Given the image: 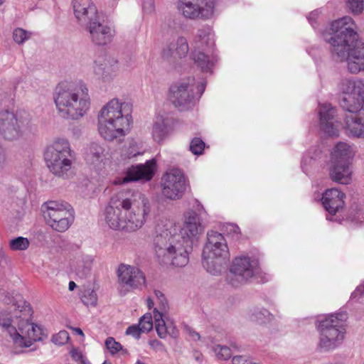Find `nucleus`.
<instances>
[{
    "label": "nucleus",
    "mask_w": 364,
    "mask_h": 364,
    "mask_svg": "<svg viewBox=\"0 0 364 364\" xmlns=\"http://www.w3.org/2000/svg\"><path fill=\"white\" fill-rule=\"evenodd\" d=\"M352 170L350 164L331 162L329 176L335 182L341 184H349L352 180Z\"/></svg>",
    "instance_id": "obj_27"
},
{
    "label": "nucleus",
    "mask_w": 364,
    "mask_h": 364,
    "mask_svg": "<svg viewBox=\"0 0 364 364\" xmlns=\"http://www.w3.org/2000/svg\"><path fill=\"white\" fill-rule=\"evenodd\" d=\"M156 168V161L154 159L147 161L144 164H138L129 167L123 178L124 183L132 181H149L151 180L154 173Z\"/></svg>",
    "instance_id": "obj_22"
},
{
    "label": "nucleus",
    "mask_w": 364,
    "mask_h": 364,
    "mask_svg": "<svg viewBox=\"0 0 364 364\" xmlns=\"http://www.w3.org/2000/svg\"><path fill=\"white\" fill-rule=\"evenodd\" d=\"M44 158L50 171L55 176L68 178L72 174L75 152L70 148L69 141L65 139H58L47 146Z\"/></svg>",
    "instance_id": "obj_8"
},
{
    "label": "nucleus",
    "mask_w": 364,
    "mask_h": 364,
    "mask_svg": "<svg viewBox=\"0 0 364 364\" xmlns=\"http://www.w3.org/2000/svg\"><path fill=\"white\" fill-rule=\"evenodd\" d=\"M318 16L317 11H313L309 14V20L311 21V20H315Z\"/></svg>",
    "instance_id": "obj_58"
},
{
    "label": "nucleus",
    "mask_w": 364,
    "mask_h": 364,
    "mask_svg": "<svg viewBox=\"0 0 364 364\" xmlns=\"http://www.w3.org/2000/svg\"><path fill=\"white\" fill-rule=\"evenodd\" d=\"M232 362L233 364H255L252 363L242 355L234 356L232 359Z\"/></svg>",
    "instance_id": "obj_52"
},
{
    "label": "nucleus",
    "mask_w": 364,
    "mask_h": 364,
    "mask_svg": "<svg viewBox=\"0 0 364 364\" xmlns=\"http://www.w3.org/2000/svg\"><path fill=\"white\" fill-rule=\"evenodd\" d=\"M86 30L90 33L92 43L97 46H105L109 43L115 35L114 29L101 22L99 15L92 18L87 25Z\"/></svg>",
    "instance_id": "obj_19"
},
{
    "label": "nucleus",
    "mask_w": 364,
    "mask_h": 364,
    "mask_svg": "<svg viewBox=\"0 0 364 364\" xmlns=\"http://www.w3.org/2000/svg\"><path fill=\"white\" fill-rule=\"evenodd\" d=\"M73 7L75 17L85 26L98 16L97 8L91 0H73Z\"/></svg>",
    "instance_id": "obj_25"
},
{
    "label": "nucleus",
    "mask_w": 364,
    "mask_h": 364,
    "mask_svg": "<svg viewBox=\"0 0 364 364\" xmlns=\"http://www.w3.org/2000/svg\"><path fill=\"white\" fill-rule=\"evenodd\" d=\"M214 7V0H180L178 5L183 16L190 19H208Z\"/></svg>",
    "instance_id": "obj_16"
},
{
    "label": "nucleus",
    "mask_w": 364,
    "mask_h": 364,
    "mask_svg": "<svg viewBox=\"0 0 364 364\" xmlns=\"http://www.w3.org/2000/svg\"><path fill=\"white\" fill-rule=\"evenodd\" d=\"M155 328L157 332L158 336L161 338H165L166 335L168 334V326L166 325L164 321H161L159 323H156L155 324Z\"/></svg>",
    "instance_id": "obj_47"
},
{
    "label": "nucleus",
    "mask_w": 364,
    "mask_h": 364,
    "mask_svg": "<svg viewBox=\"0 0 364 364\" xmlns=\"http://www.w3.org/2000/svg\"><path fill=\"white\" fill-rule=\"evenodd\" d=\"M184 330L190 335L193 341H199L200 336L199 333L195 331L191 327L188 325L184 326Z\"/></svg>",
    "instance_id": "obj_50"
},
{
    "label": "nucleus",
    "mask_w": 364,
    "mask_h": 364,
    "mask_svg": "<svg viewBox=\"0 0 364 364\" xmlns=\"http://www.w3.org/2000/svg\"><path fill=\"white\" fill-rule=\"evenodd\" d=\"M139 154H140L139 152H136V153L130 152V153H128L127 158L131 159V158L135 157V156H138Z\"/></svg>",
    "instance_id": "obj_60"
},
{
    "label": "nucleus",
    "mask_w": 364,
    "mask_h": 364,
    "mask_svg": "<svg viewBox=\"0 0 364 364\" xmlns=\"http://www.w3.org/2000/svg\"><path fill=\"white\" fill-rule=\"evenodd\" d=\"M213 350L220 360H228L232 354L231 349L226 346L217 345L213 348Z\"/></svg>",
    "instance_id": "obj_39"
},
{
    "label": "nucleus",
    "mask_w": 364,
    "mask_h": 364,
    "mask_svg": "<svg viewBox=\"0 0 364 364\" xmlns=\"http://www.w3.org/2000/svg\"><path fill=\"white\" fill-rule=\"evenodd\" d=\"M54 100L60 116L67 119H78L90 107V96L86 85L60 82L55 88Z\"/></svg>",
    "instance_id": "obj_4"
},
{
    "label": "nucleus",
    "mask_w": 364,
    "mask_h": 364,
    "mask_svg": "<svg viewBox=\"0 0 364 364\" xmlns=\"http://www.w3.org/2000/svg\"><path fill=\"white\" fill-rule=\"evenodd\" d=\"M142 333L144 332L142 331L141 327H139V325L138 324H134L129 326L125 332L127 335H130L136 339H139Z\"/></svg>",
    "instance_id": "obj_46"
},
{
    "label": "nucleus",
    "mask_w": 364,
    "mask_h": 364,
    "mask_svg": "<svg viewBox=\"0 0 364 364\" xmlns=\"http://www.w3.org/2000/svg\"><path fill=\"white\" fill-rule=\"evenodd\" d=\"M142 6L145 13L151 14L155 10L154 0H143Z\"/></svg>",
    "instance_id": "obj_48"
},
{
    "label": "nucleus",
    "mask_w": 364,
    "mask_h": 364,
    "mask_svg": "<svg viewBox=\"0 0 364 364\" xmlns=\"http://www.w3.org/2000/svg\"><path fill=\"white\" fill-rule=\"evenodd\" d=\"M5 2V0H0V6H1Z\"/></svg>",
    "instance_id": "obj_64"
},
{
    "label": "nucleus",
    "mask_w": 364,
    "mask_h": 364,
    "mask_svg": "<svg viewBox=\"0 0 364 364\" xmlns=\"http://www.w3.org/2000/svg\"><path fill=\"white\" fill-rule=\"evenodd\" d=\"M191 242L181 240V236L171 235L167 230L154 238L153 247L159 262L176 267H185L188 261Z\"/></svg>",
    "instance_id": "obj_6"
},
{
    "label": "nucleus",
    "mask_w": 364,
    "mask_h": 364,
    "mask_svg": "<svg viewBox=\"0 0 364 364\" xmlns=\"http://www.w3.org/2000/svg\"><path fill=\"white\" fill-rule=\"evenodd\" d=\"M346 129L349 135L364 138V118L350 114L346 118Z\"/></svg>",
    "instance_id": "obj_28"
},
{
    "label": "nucleus",
    "mask_w": 364,
    "mask_h": 364,
    "mask_svg": "<svg viewBox=\"0 0 364 364\" xmlns=\"http://www.w3.org/2000/svg\"><path fill=\"white\" fill-rule=\"evenodd\" d=\"M353 156L350 146L344 142L338 143L331 152V162H338L350 164Z\"/></svg>",
    "instance_id": "obj_29"
},
{
    "label": "nucleus",
    "mask_w": 364,
    "mask_h": 364,
    "mask_svg": "<svg viewBox=\"0 0 364 364\" xmlns=\"http://www.w3.org/2000/svg\"><path fill=\"white\" fill-rule=\"evenodd\" d=\"M43 215L47 223L55 230L63 232L73 221V210L68 203L48 201L43 204Z\"/></svg>",
    "instance_id": "obj_10"
},
{
    "label": "nucleus",
    "mask_w": 364,
    "mask_h": 364,
    "mask_svg": "<svg viewBox=\"0 0 364 364\" xmlns=\"http://www.w3.org/2000/svg\"><path fill=\"white\" fill-rule=\"evenodd\" d=\"M70 328L80 336H84V333L80 328L70 327Z\"/></svg>",
    "instance_id": "obj_57"
},
{
    "label": "nucleus",
    "mask_w": 364,
    "mask_h": 364,
    "mask_svg": "<svg viewBox=\"0 0 364 364\" xmlns=\"http://www.w3.org/2000/svg\"><path fill=\"white\" fill-rule=\"evenodd\" d=\"M318 114L321 129L328 136H338L340 123L336 119V109L331 104L319 105Z\"/></svg>",
    "instance_id": "obj_21"
},
{
    "label": "nucleus",
    "mask_w": 364,
    "mask_h": 364,
    "mask_svg": "<svg viewBox=\"0 0 364 364\" xmlns=\"http://www.w3.org/2000/svg\"><path fill=\"white\" fill-rule=\"evenodd\" d=\"M168 133V127L165 119L162 117H158L154 124L152 130V136L154 141L158 143L161 142L166 138Z\"/></svg>",
    "instance_id": "obj_31"
},
{
    "label": "nucleus",
    "mask_w": 364,
    "mask_h": 364,
    "mask_svg": "<svg viewBox=\"0 0 364 364\" xmlns=\"http://www.w3.org/2000/svg\"><path fill=\"white\" fill-rule=\"evenodd\" d=\"M119 282L132 288H139L145 284L144 274L137 267L121 264L117 269Z\"/></svg>",
    "instance_id": "obj_20"
},
{
    "label": "nucleus",
    "mask_w": 364,
    "mask_h": 364,
    "mask_svg": "<svg viewBox=\"0 0 364 364\" xmlns=\"http://www.w3.org/2000/svg\"><path fill=\"white\" fill-rule=\"evenodd\" d=\"M205 146V142L199 137L193 138L191 143L189 149L194 155H201Z\"/></svg>",
    "instance_id": "obj_40"
},
{
    "label": "nucleus",
    "mask_w": 364,
    "mask_h": 364,
    "mask_svg": "<svg viewBox=\"0 0 364 364\" xmlns=\"http://www.w3.org/2000/svg\"><path fill=\"white\" fill-rule=\"evenodd\" d=\"M29 244L26 237H17L10 241L9 246L12 250H25L29 247Z\"/></svg>",
    "instance_id": "obj_37"
},
{
    "label": "nucleus",
    "mask_w": 364,
    "mask_h": 364,
    "mask_svg": "<svg viewBox=\"0 0 364 364\" xmlns=\"http://www.w3.org/2000/svg\"><path fill=\"white\" fill-rule=\"evenodd\" d=\"M346 314H332L320 322L318 347L321 350L324 351L333 350L342 343L346 333Z\"/></svg>",
    "instance_id": "obj_9"
},
{
    "label": "nucleus",
    "mask_w": 364,
    "mask_h": 364,
    "mask_svg": "<svg viewBox=\"0 0 364 364\" xmlns=\"http://www.w3.org/2000/svg\"><path fill=\"white\" fill-rule=\"evenodd\" d=\"M343 93L340 100L341 107L350 112L357 113L364 105V84L361 80L343 79L339 84Z\"/></svg>",
    "instance_id": "obj_11"
},
{
    "label": "nucleus",
    "mask_w": 364,
    "mask_h": 364,
    "mask_svg": "<svg viewBox=\"0 0 364 364\" xmlns=\"http://www.w3.org/2000/svg\"><path fill=\"white\" fill-rule=\"evenodd\" d=\"M204 228L200 222L199 215L193 210H189L185 213V222L178 235L181 236L184 242L188 240L190 244V252L195 241L203 232Z\"/></svg>",
    "instance_id": "obj_18"
},
{
    "label": "nucleus",
    "mask_w": 364,
    "mask_h": 364,
    "mask_svg": "<svg viewBox=\"0 0 364 364\" xmlns=\"http://www.w3.org/2000/svg\"><path fill=\"white\" fill-rule=\"evenodd\" d=\"M93 259L90 256H86L83 258L82 265H79L77 268V275L82 278L85 279L90 275Z\"/></svg>",
    "instance_id": "obj_36"
},
{
    "label": "nucleus",
    "mask_w": 364,
    "mask_h": 364,
    "mask_svg": "<svg viewBox=\"0 0 364 364\" xmlns=\"http://www.w3.org/2000/svg\"><path fill=\"white\" fill-rule=\"evenodd\" d=\"M189 51L188 41L186 38L178 37L176 42L170 43L162 50V58L170 60L171 58H185Z\"/></svg>",
    "instance_id": "obj_26"
},
{
    "label": "nucleus",
    "mask_w": 364,
    "mask_h": 364,
    "mask_svg": "<svg viewBox=\"0 0 364 364\" xmlns=\"http://www.w3.org/2000/svg\"><path fill=\"white\" fill-rule=\"evenodd\" d=\"M192 58L195 64H196L203 72L211 71L213 63L209 60L208 55L202 51L195 50L192 53Z\"/></svg>",
    "instance_id": "obj_32"
},
{
    "label": "nucleus",
    "mask_w": 364,
    "mask_h": 364,
    "mask_svg": "<svg viewBox=\"0 0 364 364\" xmlns=\"http://www.w3.org/2000/svg\"><path fill=\"white\" fill-rule=\"evenodd\" d=\"M81 299L86 306H95L97 303V296L94 291L85 292Z\"/></svg>",
    "instance_id": "obj_45"
},
{
    "label": "nucleus",
    "mask_w": 364,
    "mask_h": 364,
    "mask_svg": "<svg viewBox=\"0 0 364 364\" xmlns=\"http://www.w3.org/2000/svg\"><path fill=\"white\" fill-rule=\"evenodd\" d=\"M30 33H28L26 30L17 28L13 32V38L14 41L18 43H23L26 39L29 38Z\"/></svg>",
    "instance_id": "obj_42"
},
{
    "label": "nucleus",
    "mask_w": 364,
    "mask_h": 364,
    "mask_svg": "<svg viewBox=\"0 0 364 364\" xmlns=\"http://www.w3.org/2000/svg\"><path fill=\"white\" fill-rule=\"evenodd\" d=\"M208 242L204 246L203 249H206V251L212 250L213 247L216 245H222V243H227L224 236L218 232L210 230L207 233Z\"/></svg>",
    "instance_id": "obj_35"
},
{
    "label": "nucleus",
    "mask_w": 364,
    "mask_h": 364,
    "mask_svg": "<svg viewBox=\"0 0 364 364\" xmlns=\"http://www.w3.org/2000/svg\"><path fill=\"white\" fill-rule=\"evenodd\" d=\"M70 355L74 360L80 361L82 363L85 364L83 355L78 349L73 348L70 350Z\"/></svg>",
    "instance_id": "obj_49"
},
{
    "label": "nucleus",
    "mask_w": 364,
    "mask_h": 364,
    "mask_svg": "<svg viewBox=\"0 0 364 364\" xmlns=\"http://www.w3.org/2000/svg\"><path fill=\"white\" fill-rule=\"evenodd\" d=\"M4 161H5L4 151L2 149V147L0 146V166L4 162Z\"/></svg>",
    "instance_id": "obj_56"
},
{
    "label": "nucleus",
    "mask_w": 364,
    "mask_h": 364,
    "mask_svg": "<svg viewBox=\"0 0 364 364\" xmlns=\"http://www.w3.org/2000/svg\"><path fill=\"white\" fill-rule=\"evenodd\" d=\"M251 320L258 324L265 325L272 321V314L264 308H257L252 311Z\"/></svg>",
    "instance_id": "obj_34"
},
{
    "label": "nucleus",
    "mask_w": 364,
    "mask_h": 364,
    "mask_svg": "<svg viewBox=\"0 0 364 364\" xmlns=\"http://www.w3.org/2000/svg\"><path fill=\"white\" fill-rule=\"evenodd\" d=\"M13 314H1L0 326L9 334L14 343L18 347H30L33 342L41 341L48 336L38 325L31 323L32 309L30 304L24 301L22 309H16L13 304Z\"/></svg>",
    "instance_id": "obj_3"
},
{
    "label": "nucleus",
    "mask_w": 364,
    "mask_h": 364,
    "mask_svg": "<svg viewBox=\"0 0 364 364\" xmlns=\"http://www.w3.org/2000/svg\"><path fill=\"white\" fill-rule=\"evenodd\" d=\"M28 125V119L18 117L8 110L0 111V134L5 139H17Z\"/></svg>",
    "instance_id": "obj_15"
},
{
    "label": "nucleus",
    "mask_w": 364,
    "mask_h": 364,
    "mask_svg": "<svg viewBox=\"0 0 364 364\" xmlns=\"http://www.w3.org/2000/svg\"><path fill=\"white\" fill-rule=\"evenodd\" d=\"M131 109L126 103L112 99L98 115V131L106 140L112 141L124 136L130 129Z\"/></svg>",
    "instance_id": "obj_5"
},
{
    "label": "nucleus",
    "mask_w": 364,
    "mask_h": 364,
    "mask_svg": "<svg viewBox=\"0 0 364 364\" xmlns=\"http://www.w3.org/2000/svg\"><path fill=\"white\" fill-rule=\"evenodd\" d=\"M105 149L98 143L92 142L87 148L85 159L87 164H95L102 161L105 157Z\"/></svg>",
    "instance_id": "obj_30"
},
{
    "label": "nucleus",
    "mask_w": 364,
    "mask_h": 364,
    "mask_svg": "<svg viewBox=\"0 0 364 364\" xmlns=\"http://www.w3.org/2000/svg\"><path fill=\"white\" fill-rule=\"evenodd\" d=\"M118 70V61L112 56H105L102 60L95 61L93 66L95 75L104 82L113 79Z\"/></svg>",
    "instance_id": "obj_24"
},
{
    "label": "nucleus",
    "mask_w": 364,
    "mask_h": 364,
    "mask_svg": "<svg viewBox=\"0 0 364 364\" xmlns=\"http://www.w3.org/2000/svg\"><path fill=\"white\" fill-rule=\"evenodd\" d=\"M191 242L181 240V236L171 235L167 230L154 238L153 247L159 262L176 267H185L188 261Z\"/></svg>",
    "instance_id": "obj_7"
},
{
    "label": "nucleus",
    "mask_w": 364,
    "mask_h": 364,
    "mask_svg": "<svg viewBox=\"0 0 364 364\" xmlns=\"http://www.w3.org/2000/svg\"><path fill=\"white\" fill-rule=\"evenodd\" d=\"M170 100L180 111L192 107L197 99L194 94V85L188 82L176 83L170 87Z\"/></svg>",
    "instance_id": "obj_17"
},
{
    "label": "nucleus",
    "mask_w": 364,
    "mask_h": 364,
    "mask_svg": "<svg viewBox=\"0 0 364 364\" xmlns=\"http://www.w3.org/2000/svg\"><path fill=\"white\" fill-rule=\"evenodd\" d=\"M154 320H155V324L156 323H159V321H164L162 318V313L159 311L157 309H154Z\"/></svg>",
    "instance_id": "obj_53"
},
{
    "label": "nucleus",
    "mask_w": 364,
    "mask_h": 364,
    "mask_svg": "<svg viewBox=\"0 0 364 364\" xmlns=\"http://www.w3.org/2000/svg\"><path fill=\"white\" fill-rule=\"evenodd\" d=\"M76 287H77V285L74 282L70 281L69 282L68 289L70 291H73L76 288Z\"/></svg>",
    "instance_id": "obj_59"
},
{
    "label": "nucleus",
    "mask_w": 364,
    "mask_h": 364,
    "mask_svg": "<svg viewBox=\"0 0 364 364\" xmlns=\"http://www.w3.org/2000/svg\"><path fill=\"white\" fill-rule=\"evenodd\" d=\"M106 348L112 354L117 353L122 350V346L120 343L117 342L114 338L108 337L105 341Z\"/></svg>",
    "instance_id": "obj_44"
},
{
    "label": "nucleus",
    "mask_w": 364,
    "mask_h": 364,
    "mask_svg": "<svg viewBox=\"0 0 364 364\" xmlns=\"http://www.w3.org/2000/svg\"><path fill=\"white\" fill-rule=\"evenodd\" d=\"M156 296L158 297V299L160 301L161 306L160 309L161 311H166L167 307V304L164 297V295L160 291H155Z\"/></svg>",
    "instance_id": "obj_51"
},
{
    "label": "nucleus",
    "mask_w": 364,
    "mask_h": 364,
    "mask_svg": "<svg viewBox=\"0 0 364 364\" xmlns=\"http://www.w3.org/2000/svg\"><path fill=\"white\" fill-rule=\"evenodd\" d=\"M258 262L247 256L234 259L227 275L226 281L234 287L246 284L258 273Z\"/></svg>",
    "instance_id": "obj_12"
},
{
    "label": "nucleus",
    "mask_w": 364,
    "mask_h": 364,
    "mask_svg": "<svg viewBox=\"0 0 364 364\" xmlns=\"http://www.w3.org/2000/svg\"><path fill=\"white\" fill-rule=\"evenodd\" d=\"M162 194L166 198H181L187 188L186 178L178 168L167 171L161 178Z\"/></svg>",
    "instance_id": "obj_14"
},
{
    "label": "nucleus",
    "mask_w": 364,
    "mask_h": 364,
    "mask_svg": "<svg viewBox=\"0 0 364 364\" xmlns=\"http://www.w3.org/2000/svg\"><path fill=\"white\" fill-rule=\"evenodd\" d=\"M195 43L198 48L212 47L214 44L209 28L198 29L195 37Z\"/></svg>",
    "instance_id": "obj_33"
},
{
    "label": "nucleus",
    "mask_w": 364,
    "mask_h": 364,
    "mask_svg": "<svg viewBox=\"0 0 364 364\" xmlns=\"http://www.w3.org/2000/svg\"><path fill=\"white\" fill-rule=\"evenodd\" d=\"M168 334H169L173 338H176L178 336V332L175 327H168Z\"/></svg>",
    "instance_id": "obj_55"
},
{
    "label": "nucleus",
    "mask_w": 364,
    "mask_h": 364,
    "mask_svg": "<svg viewBox=\"0 0 364 364\" xmlns=\"http://www.w3.org/2000/svg\"><path fill=\"white\" fill-rule=\"evenodd\" d=\"M70 339L69 333L66 331H60L53 336L51 341L58 346H63L68 343Z\"/></svg>",
    "instance_id": "obj_43"
},
{
    "label": "nucleus",
    "mask_w": 364,
    "mask_h": 364,
    "mask_svg": "<svg viewBox=\"0 0 364 364\" xmlns=\"http://www.w3.org/2000/svg\"><path fill=\"white\" fill-rule=\"evenodd\" d=\"M139 327L144 333H148L153 328L152 316L151 314H146L139 321Z\"/></svg>",
    "instance_id": "obj_41"
},
{
    "label": "nucleus",
    "mask_w": 364,
    "mask_h": 364,
    "mask_svg": "<svg viewBox=\"0 0 364 364\" xmlns=\"http://www.w3.org/2000/svg\"><path fill=\"white\" fill-rule=\"evenodd\" d=\"M150 211L149 200L141 193L122 191L111 198L105 220L113 230L134 232L144 225Z\"/></svg>",
    "instance_id": "obj_1"
},
{
    "label": "nucleus",
    "mask_w": 364,
    "mask_h": 364,
    "mask_svg": "<svg viewBox=\"0 0 364 364\" xmlns=\"http://www.w3.org/2000/svg\"><path fill=\"white\" fill-rule=\"evenodd\" d=\"M119 352H121L122 355H124L128 354V351L127 349H124L122 348V350H120Z\"/></svg>",
    "instance_id": "obj_62"
},
{
    "label": "nucleus",
    "mask_w": 364,
    "mask_h": 364,
    "mask_svg": "<svg viewBox=\"0 0 364 364\" xmlns=\"http://www.w3.org/2000/svg\"><path fill=\"white\" fill-rule=\"evenodd\" d=\"M205 86H206L205 82H200V85H198V98H200V96L202 95V94L203 93V92L205 91Z\"/></svg>",
    "instance_id": "obj_54"
},
{
    "label": "nucleus",
    "mask_w": 364,
    "mask_h": 364,
    "mask_svg": "<svg viewBox=\"0 0 364 364\" xmlns=\"http://www.w3.org/2000/svg\"><path fill=\"white\" fill-rule=\"evenodd\" d=\"M345 193L337 188L326 190L323 194L321 200L325 210L331 216L327 215L326 219L333 220V215H335L344 207Z\"/></svg>",
    "instance_id": "obj_23"
},
{
    "label": "nucleus",
    "mask_w": 364,
    "mask_h": 364,
    "mask_svg": "<svg viewBox=\"0 0 364 364\" xmlns=\"http://www.w3.org/2000/svg\"><path fill=\"white\" fill-rule=\"evenodd\" d=\"M136 364H144V363L141 362V360H138L136 361Z\"/></svg>",
    "instance_id": "obj_63"
},
{
    "label": "nucleus",
    "mask_w": 364,
    "mask_h": 364,
    "mask_svg": "<svg viewBox=\"0 0 364 364\" xmlns=\"http://www.w3.org/2000/svg\"><path fill=\"white\" fill-rule=\"evenodd\" d=\"M355 25L350 16L336 20L331 24L333 36L328 40L332 58L346 61L351 73L364 70V42L358 40Z\"/></svg>",
    "instance_id": "obj_2"
},
{
    "label": "nucleus",
    "mask_w": 364,
    "mask_h": 364,
    "mask_svg": "<svg viewBox=\"0 0 364 364\" xmlns=\"http://www.w3.org/2000/svg\"><path fill=\"white\" fill-rule=\"evenodd\" d=\"M203 267L211 274H220L230 260V252L227 243L213 247L206 251L203 249L202 254Z\"/></svg>",
    "instance_id": "obj_13"
},
{
    "label": "nucleus",
    "mask_w": 364,
    "mask_h": 364,
    "mask_svg": "<svg viewBox=\"0 0 364 364\" xmlns=\"http://www.w3.org/2000/svg\"><path fill=\"white\" fill-rule=\"evenodd\" d=\"M349 10L355 15H360L364 10V0H345Z\"/></svg>",
    "instance_id": "obj_38"
},
{
    "label": "nucleus",
    "mask_w": 364,
    "mask_h": 364,
    "mask_svg": "<svg viewBox=\"0 0 364 364\" xmlns=\"http://www.w3.org/2000/svg\"><path fill=\"white\" fill-rule=\"evenodd\" d=\"M147 306L149 309H151L154 306V302L151 299H147Z\"/></svg>",
    "instance_id": "obj_61"
}]
</instances>
